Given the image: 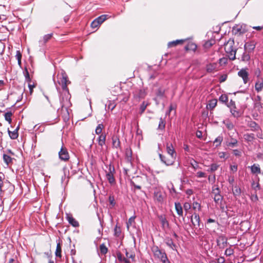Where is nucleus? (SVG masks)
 <instances>
[{
    "mask_svg": "<svg viewBox=\"0 0 263 263\" xmlns=\"http://www.w3.org/2000/svg\"><path fill=\"white\" fill-rule=\"evenodd\" d=\"M234 39L231 38L224 44L225 52L230 60H234L236 59L237 48L234 47Z\"/></svg>",
    "mask_w": 263,
    "mask_h": 263,
    "instance_id": "1",
    "label": "nucleus"
},
{
    "mask_svg": "<svg viewBox=\"0 0 263 263\" xmlns=\"http://www.w3.org/2000/svg\"><path fill=\"white\" fill-rule=\"evenodd\" d=\"M58 82L62 86L63 92L67 95H69L68 89L67 88V83H70V82L67 80L68 78L65 72H62L60 75H58Z\"/></svg>",
    "mask_w": 263,
    "mask_h": 263,
    "instance_id": "2",
    "label": "nucleus"
},
{
    "mask_svg": "<svg viewBox=\"0 0 263 263\" xmlns=\"http://www.w3.org/2000/svg\"><path fill=\"white\" fill-rule=\"evenodd\" d=\"M106 173V177L110 184H113L115 183V179L114 177L115 173L114 166L110 164L108 165H106V169L105 170Z\"/></svg>",
    "mask_w": 263,
    "mask_h": 263,
    "instance_id": "3",
    "label": "nucleus"
},
{
    "mask_svg": "<svg viewBox=\"0 0 263 263\" xmlns=\"http://www.w3.org/2000/svg\"><path fill=\"white\" fill-rule=\"evenodd\" d=\"M227 106L229 108L231 114L234 118H238L241 116L242 114L237 108L235 101L231 100L227 104Z\"/></svg>",
    "mask_w": 263,
    "mask_h": 263,
    "instance_id": "4",
    "label": "nucleus"
},
{
    "mask_svg": "<svg viewBox=\"0 0 263 263\" xmlns=\"http://www.w3.org/2000/svg\"><path fill=\"white\" fill-rule=\"evenodd\" d=\"M133 93L134 99L137 102H139L141 99L144 98L146 95L145 89L142 88H135Z\"/></svg>",
    "mask_w": 263,
    "mask_h": 263,
    "instance_id": "5",
    "label": "nucleus"
},
{
    "mask_svg": "<svg viewBox=\"0 0 263 263\" xmlns=\"http://www.w3.org/2000/svg\"><path fill=\"white\" fill-rule=\"evenodd\" d=\"M200 217L199 215L195 212L191 216V222L194 226V228L195 229H200Z\"/></svg>",
    "mask_w": 263,
    "mask_h": 263,
    "instance_id": "6",
    "label": "nucleus"
},
{
    "mask_svg": "<svg viewBox=\"0 0 263 263\" xmlns=\"http://www.w3.org/2000/svg\"><path fill=\"white\" fill-rule=\"evenodd\" d=\"M256 45V42L254 40H251L246 42L244 45L245 50L249 53H252L254 51Z\"/></svg>",
    "mask_w": 263,
    "mask_h": 263,
    "instance_id": "7",
    "label": "nucleus"
},
{
    "mask_svg": "<svg viewBox=\"0 0 263 263\" xmlns=\"http://www.w3.org/2000/svg\"><path fill=\"white\" fill-rule=\"evenodd\" d=\"M247 68H242L238 72V76L242 78L244 84H247L249 81V73L247 71Z\"/></svg>",
    "mask_w": 263,
    "mask_h": 263,
    "instance_id": "8",
    "label": "nucleus"
},
{
    "mask_svg": "<svg viewBox=\"0 0 263 263\" xmlns=\"http://www.w3.org/2000/svg\"><path fill=\"white\" fill-rule=\"evenodd\" d=\"M161 161L165 164L167 166H170L174 164L176 158L170 157L168 158H166L163 155L159 154V155Z\"/></svg>",
    "mask_w": 263,
    "mask_h": 263,
    "instance_id": "9",
    "label": "nucleus"
},
{
    "mask_svg": "<svg viewBox=\"0 0 263 263\" xmlns=\"http://www.w3.org/2000/svg\"><path fill=\"white\" fill-rule=\"evenodd\" d=\"M154 199L159 203H162L164 200V196L162 192L159 189L156 187L154 193Z\"/></svg>",
    "mask_w": 263,
    "mask_h": 263,
    "instance_id": "10",
    "label": "nucleus"
},
{
    "mask_svg": "<svg viewBox=\"0 0 263 263\" xmlns=\"http://www.w3.org/2000/svg\"><path fill=\"white\" fill-rule=\"evenodd\" d=\"M59 158L61 160L66 161L69 160V156L67 149L62 146L59 152Z\"/></svg>",
    "mask_w": 263,
    "mask_h": 263,
    "instance_id": "11",
    "label": "nucleus"
},
{
    "mask_svg": "<svg viewBox=\"0 0 263 263\" xmlns=\"http://www.w3.org/2000/svg\"><path fill=\"white\" fill-rule=\"evenodd\" d=\"M216 242L220 248H224L228 243L227 238L224 235L219 236Z\"/></svg>",
    "mask_w": 263,
    "mask_h": 263,
    "instance_id": "12",
    "label": "nucleus"
},
{
    "mask_svg": "<svg viewBox=\"0 0 263 263\" xmlns=\"http://www.w3.org/2000/svg\"><path fill=\"white\" fill-rule=\"evenodd\" d=\"M166 148L167 154L172 157L173 158H176V153L171 143H167L166 145Z\"/></svg>",
    "mask_w": 263,
    "mask_h": 263,
    "instance_id": "13",
    "label": "nucleus"
},
{
    "mask_svg": "<svg viewBox=\"0 0 263 263\" xmlns=\"http://www.w3.org/2000/svg\"><path fill=\"white\" fill-rule=\"evenodd\" d=\"M153 252L154 253V255L155 257H157L160 259L162 255H163V253H165L164 251L161 250L159 249V248L157 247H154L152 249Z\"/></svg>",
    "mask_w": 263,
    "mask_h": 263,
    "instance_id": "14",
    "label": "nucleus"
},
{
    "mask_svg": "<svg viewBox=\"0 0 263 263\" xmlns=\"http://www.w3.org/2000/svg\"><path fill=\"white\" fill-rule=\"evenodd\" d=\"M263 89V79L262 78L258 79L255 82V89L257 92H260Z\"/></svg>",
    "mask_w": 263,
    "mask_h": 263,
    "instance_id": "15",
    "label": "nucleus"
},
{
    "mask_svg": "<svg viewBox=\"0 0 263 263\" xmlns=\"http://www.w3.org/2000/svg\"><path fill=\"white\" fill-rule=\"evenodd\" d=\"M66 218L68 222L74 227L79 226V222L70 214H66Z\"/></svg>",
    "mask_w": 263,
    "mask_h": 263,
    "instance_id": "16",
    "label": "nucleus"
},
{
    "mask_svg": "<svg viewBox=\"0 0 263 263\" xmlns=\"http://www.w3.org/2000/svg\"><path fill=\"white\" fill-rule=\"evenodd\" d=\"M165 243L166 245L173 250H176L177 246L174 243L172 238L167 237L165 239Z\"/></svg>",
    "mask_w": 263,
    "mask_h": 263,
    "instance_id": "17",
    "label": "nucleus"
},
{
    "mask_svg": "<svg viewBox=\"0 0 263 263\" xmlns=\"http://www.w3.org/2000/svg\"><path fill=\"white\" fill-rule=\"evenodd\" d=\"M250 168L251 172L253 174H259L261 173L260 168L259 164H254L251 166H249Z\"/></svg>",
    "mask_w": 263,
    "mask_h": 263,
    "instance_id": "18",
    "label": "nucleus"
},
{
    "mask_svg": "<svg viewBox=\"0 0 263 263\" xmlns=\"http://www.w3.org/2000/svg\"><path fill=\"white\" fill-rule=\"evenodd\" d=\"M232 192L235 198L239 197L241 194V190L240 187H239L237 185H235L234 186H232Z\"/></svg>",
    "mask_w": 263,
    "mask_h": 263,
    "instance_id": "19",
    "label": "nucleus"
},
{
    "mask_svg": "<svg viewBox=\"0 0 263 263\" xmlns=\"http://www.w3.org/2000/svg\"><path fill=\"white\" fill-rule=\"evenodd\" d=\"M248 126L251 128V130L256 132L260 129V126L255 121H251L248 123Z\"/></svg>",
    "mask_w": 263,
    "mask_h": 263,
    "instance_id": "20",
    "label": "nucleus"
},
{
    "mask_svg": "<svg viewBox=\"0 0 263 263\" xmlns=\"http://www.w3.org/2000/svg\"><path fill=\"white\" fill-rule=\"evenodd\" d=\"M3 158L4 162L7 164V166L12 163L13 158L11 156L7 154H3Z\"/></svg>",
    "mask_w": 263,
    "mask_h": 263,
    "instance_id": "21",
    "label": "nucleus"
},
{
    "mask_svg": "<svg viewBox=\"0 0 263 263\" xmlns=\"http://www.w3.org/2000/svg\"><path fill=\"white\" fill-rule=\"evenodd\" d=\"M175 208L177 214L180 216H182L183 210L181 203L180 202H175Z\"/></svg>",
    "mask_w": 263,
    "mask_h": 263,
    "instance_id": "22",
    "label": "nucleus"
},
{
    "mask_svg": "<svg viewBox=\"0 0 263 263\" xmlns=\"http://www.w3.org/2000/svg\"><path fill=\"white\" fill-rule=\"evenodd\" d=\"M19 129V126H17L16 129H15L13 131L11 132L8 130V134L11 139H16L18 136V130Z\"/></svg>",
    "mask_w": 263,
    "mask_h": 263,
    "instance_id": "23",
    "label": "nucleus"
},
{
    "mask_svg": "<svg viewBox=\"0 0 263 263\" xmlns=\"http://www.w3.org/2000/svg\"><path fill=\"white\" fill-rule=\"evenodd\" d=\"M197 49V45L193 42H190L185 47V49L186 51L191 50L195 51Z\"/></svg>",
    "mask_w": 263,
    "mask_h": 263,
    "instance_id": "24",
    "label": "nucleus"
},
{
    "mask_svg": "<svg viewBox=\"0 0 263 263\" xmlns=\"http://www.w3.org/2000/svg\"><path fill=\"white\" fill-rule=\"evenodd\" d=\"M184 40H176L175 41H171L168 43L167 46L170 48L173 46H176L178 44H181L184 42Z\"/></svg>",
    "mask_w": 263,
    "mask_h": 263,
    "instance_id": "25",
    "label": "nucleus"
},
{
    "mask_svg": "<svg viewBox=\"0 0 263 263\" xmlns=\"http://www.w3.org/2000/svg\"><path fill=\"white\" fill-rule=\"evenodd\" d=\"M146 178L147 179V181L151 184L155 185L158 183V180H157L156 177L155 176H147L145 175Z\"/></svg>",
    "mask_w": 263,
    "mask_h": 263,
    "instance_id": "26",
    "label": "nucleus"
},
{
    "mask_svg": "<svg viewBox=\"0 0 263 263\" xmlns=\"http://www.w3.org/2000/svg\"><path fill=\"white\" fill-rule=\"evenodd\" d=\"M250 53L248 52L245 50V52L242 53L241 58V61L245 62H249L250 60Z\"/></svg>",
    "mask_w": 263,
    "mask_h": 263,
    "instance_id": "27",
    "label": "nucleus"
},
{
    "mask_svg": "<svg viewBox=\"0 0 263 263\" xmlns=\"http://www.w3.org/2000/svg\"><path fill=\"white\" fill-rule=\"evenodd\" d=\"M116 104L114 101H108L107 104H105V109L107 108L108 110H112L116 107Z\"/></svg>",
    "mask_w": 263,
    "mask_h": 263,
    "instance_id": "28",
    "label": "nucleus"
},
{
    "mask_svg": "<svg viewBox=\"0 0 263 263\" xmlns=\"http://www.w3.org/2000/svg\"><path fill=\"white\" fill-rule=\"evenodd\" d=\"M243 137L245 140L247 142H252L255 139L254 134H246Z\"/></svg>",
    "mask_w": 263,
    "mask_h": 263,
    "instance_id": "29",
    "label": "nucleus"
},
{
    "mask_svg": "<svg viewBox=\"0 0 263 263\" xmlns=\"http://www.w3.org/2000/svg\"><path fill=\"white\" fill-rule=\"evenodd\" d=\"M219 100L222 103H224L226 105L229 102H228V97L226 94L221 95L219 98Z\"/></svg>",
    "mask_w": 263,
    "mask_h": 263,
    "instance_id": "30",
    "label": "nucleus"
},
{
    "mask_svg": "<svg viewBox=\"0 0 263 263\" xmlns=\"http://www.w3.org/2000/svg\"><path fill=\"white\" fill-rule=\"evenodd\" d=\"M165 127V120L162 118H160L159 123L158 126V129L163 130L164 129Z\"/></svg>",
    "mask_w": 263,
    "mask_h": 263,
    "instance_id": "31",
    "label": "nucleus"
},
{
    "mask_svg": "<svg viewBox=\"0 0 263 263\" xmlns=\"http://www.w3.org/2000/svg\"><path fill=\"white\" fill-rule=\"evenodd\" d=\"M223 141V137L221 135L218 136L214 141V143L215 144V146L216 147L219 146L221 142Z\"/></svg>",
    "mask_w": 263,
    "mask_h": 263,
    "instance_id": "32",
    "label": "nucleus"
},
{
    "mask_svg": "<svg viewBox=\"0 0 263 263\" xmlns=\"http://www.w3.org/2000/svg\"><path fill=\"white\" fill-rule=\"evenodd\" d=\"M117 258L118 260L121 262H124L125 263H130V261L127 259V258H125L122 257V255L121 253H118L117 254Z\"/></svg>",
    "mask_w": 263,
    "mask_h": 263,
    "instance_id": "33",
    "label": "nucleus"
},
{
    "mask_svg": "<svg viewBox=\"0 0 263 263\" xmlns=\"http://www.w3.org/2000/svg\"><path fill=\"white\" fill-rule=\"evenodd\" d=\"M209 167L210 168L208 170V171L209 172H214L217 170L219 167V165L217 163H212Z\"/></svg>",
    "mask_w": 263,
    "mask_h": 263,
    "instance_id": "34",
    "label": "nucleus"
},
{
    "mask_svg": "<svg viewBox=\"0 0 263 263\" xmlns=\"http://www.w3.org/2000/svg\"><path fill=\"white\" fill-rule=\"evenodd\" d=\"M62 248L60 243H58L57 245L56 250L55 252V256L57 257L61 258L62 257L61 255Z\"/></svg>",
    "mask_w": 263,
    "mask_h": 263,
    "instance_id": "35",
    "label": "nucleus"
},
{
    "mask_svg": "<svg viewBox=\"0 0 263 263\" xmlns=\"http://www.w3.org/2000/svg\"><path fill=\"white\" fill-rule=\"evenodd\" d=\"M216 64H215V63L209 64L206 65V71L208 72H212L216 69Z\"/></svg>",
    "mask_w": 263,
    "mask_h": 263,
    "instance_id": "36",
    "label": "nucleus"
},
{
    "mask_svg": "<svg viewBox=\"0 0 263 263\" xmlns=\"http://www.w3.org/2000/svg\"><path fill=\"white\" fill-rule=\"evenodd\" d=\"M12 116V113L11 111H8V112H6L4 115L5 120L8 121L9 124H10L12 121V119H11Z\"/></svg>",
    "mask_w": 263,
    "mask_h": 263,
    "instance_id": "37",
    "label": "nucleus"
},
{
    "mask_svg": "<svg viewBox=\"0 0 263 263\" xmlns=\"http://www.w3.org/2000/svg\"><path fill=\"white\" fill-rule=\"evenodd\" d=\"M223 199V196L221 195H215L214 197V200L217 204L221 203V202Z\"/></svg>",
    "mask_w": 263,
    "mask_h": 263,
    "instance_id": "38",
    "label": "nucleus"
},
{
    "mask_svg": "<svg viewBox=\"0 0 263 263\" xmlns=\"http://www.w3.org/2000/svg\"><path fill=\"white\" fill-rule=\"evenodd\" d=\"M136 218L135 216L130 217L128 221L126 222V227L127 230H129V227L132 225L133 223H135V219Z\"/></svg>",
    "mask_w": 263,
    "mask_h": 263,
    "instance_id": "39",
    "label": "nucleus"
},
{
    "mask_svg": "<svg viewBox=\"0 0 263 263\" xmlns=\"http://www.w3.org/2000/svg\"><path fill=\"white\" fill-rule=\"evenodd\" d=\"M108 251V248L105 246L104 243L100 245V252L103 254L107 253Z\"/></svg>",
    "mask_w": 263,
    "mask_h": 263,
    "instance_id": "40",
    "label": "nucleus"
},
{
    "mask_svg": "<svg viewBox=\"0 0 263 263\" xmlns=\"http://www.w3.org/2000/svg\"><path fill=\"white\" fill-rule=\"evenodd\" d=\"M148 104L145 103V101H143L142 103L140 106V114H142L145 111Z\"/></svg>",
    "mask_w": 263,
    "mask_h": 263,
    "instance_id": "41",
    "label": "nucleus"
},
{
    "mask_svg": "<svg viewBox=\"0 0 263 263\" xmlns=\"http://www.w3.org/2000/svg\"><path fill=\"white\" fill-rule=\"evenodd\" d=\"M190 164L192 166V167L194 168V170H196L199 168V165H198V162L194 159H192L191 160Z\"/></svg>",
    "mask_w": 263,
    "mask_h": 263,
    "instance_id": "42",
    "label": "nucleus"
},
{
    "mask_svg": "<svg viewBox=\"0 0 263 263\" xmlns=\"http://www.w3.org/2000/svg\"><path fill=\"white\" fill-rule=\"evenodd\" d=\"M111 16L108 14H104L100 16V25Z\"/></svg>",
    "mask_w": 263,
    "mask_h": 263,
    "instance_id": "43",
    "label": "nucleus"
},
{
    "mask_svg": "<svg viewBox=\"0 0 263 263\" xmlns=\"http://www.w3.org/2000/svg\"><path fill=\"white\" fill-rule=\"evenodd\" d=\"M233 32L235 34H241L242 33L241 28L239 25H235L233 27Z\"/></svg>",
    "mask_w": 263,
    "mask_h": 263,
    "instance_id": "44",
    "label": "nucleus"
},
{
    "mask_svg": "<svg viewBox=\"0 0 263 263\" xmlns=\"http://www.w3.org/2000/svg\"><path fill=\"white\" fill-rule=\"evenodd\" d=\"M234 251L231 247L227 248L224 252V255L227 256H230L234 254Z\"/></svg>",
    "mask_w": 263,
    "mask_h": 263,
    "instance_id": "45",
    "label": "nucleus"
},
{
    "mask_svg": "<svg viewBox=\"0 0 263 263\" xmlns=\"http://www.w3.org/2000/svg\"><path fill=\"white\" fill-rule=\"evenodd\" d=\"M193 209L195 210H197L198 211L201 210V205L197 201H194L192 204Z\"/></svg>",
    "mask_w": 263,
    "mask_h": 263,
    "instance_id": "46",
    "label": "nucleus"
},
{
    "mask_svg": "<svg viewBox=\"0 0 263 263\" xmlns=\"http://www.w3.org/2000/svg\"><path fill=\"white\" fill-rule=\"evenodd\" d=\"M159 259H160L162 263H171L167 257L166 253H163V255H162Z\"/></svg>",
    "mask_w": 263,
    "mask_h": 263,
    "instance_id": "47",
    "label": "nucleus"
},
{
    "mask_svg": "<svg viewBox=\"0 0 263 263\" xmlns=\"http://www.w3.org/2000/svg\"><path fill=\"white\" fill-rule=\"evenodd\" d=\"M132 152L131 149L127 150L126 152V156L127 161L131 162L132 159Z\"/></svg>",
    "mask_w": 263,
    "mask_h": 263,
    "instance_id": "48",
    "label": "nucleus"
},
{
    "mask_svg": "<svg viewBox=\"0 0 263 263\" xmlns=\"http://www.w3.org/2000/svg\"><path fill=\"white\" fill-rule=\"evenodd\" d=\"M52 36V33L47 34L43 36V44H45L48 42Z\"/></svg>",
    "mask_w": 263,
    "mask_h": 263,
    "instance_id": "49",
    "label": "nucleus"
},
{
    "mask_svg": "<svg viewBox=\"0 0 263 263\" xmlns=\"http://www.w3.org/2000/svg\"><path fill=\"white\" fill-rule=\"evenodd\" d=\"M237 140L236 139H232V141L229 142L227 145L231 147H234L237 145Z\"/></svg>",
    "mask_w": 263,
    "mask_h": 263,
    "instance_id": "50",
    "label": "nucleus"
},
{
    "mask_svg": "<svg viewBox=\"0 0 263 263\" xmlns=\"http://www.w3.org/2000/svg\"><path fill=\"white\" fill-rule=\"evenodd\" d=\"M217 104V100L214 99L210 101L209 103V106L210 108H214Z\"/></svg>",
    "mask_w": 263,
    "mask_h": 263,
    "instance_id": "51",
    "label": "nucleus"
},
{
    "mask_svg": "<svg viewBox=\"0 0 263 263\" xmlns=\"http://www.w3.org/2000/svg\"><path fill=\"white\" fill-rule=\"evenodd\" d=\"M121 233V231L120 227H118L117 225L114 228V235L116 236H119Z\"/></svg>",
    "mask_w": 263,
    "mask_h": 263,
    "instance_id": "52",
    "label": "nucleus"
},
{
    "mask_svg": "<svg viewBox=\"0 0 263 263\" xmlns=\"http://www.w3.org/2000/svg\"><path fill=\"white\" fill-rule=\"evenodd\" d=\"M99 26V17L96 18L91 24L92 28H97Z\"/></svg>",
    "mask_w": 263,
    "mask_h": 263,
    "instance_id": "53",
    "label": "nucleus"
},
{
    "mask_svg": "<svg viewBox=\"0 0 263 263\" xmlns=\"http://www.w3.org/2000/svg\"><path fill=\"white\" fill-rule=\"evenodd\" d=\"M228 63V59L227 58H222L219 60V63L220 65H224Z\"/></svg>",
    "mask_w": 263,
    "mask_h": 263,
    "instance_id": "54",
    "label": "nucleus"
},
{
    "mask_svg": "<svg viewBox=\"0 0 263 263\" xmlns=\"http://www.w3.org/2000/svg\"><path fill=\"white\" fill-rule=\"evenodd\" d=\"M157 96L160 98H162L164 96V90L159 88L158 89L156 92Z\"/></svg>",
    "mask_w": 263,
    "mask_h": 263,
    "instance_id": "55",
    "label": "nucleus"
},
{
    "mask_svg": "<svg viewBox=\"0 0 263 263\" xmlns=\"http://www.w3.org/2000/svg\"><path fill=\"white\" fill-rule=\"evenodd\" d=\"M212 194L215 196V195H219L220 194V190L218 188V187H213V189H212Z\"/></svg>",
    "mask_w": 263,
    "mask_h": 263,
    "instance_id": "56",
    "label": "nucleus"
},
{
    "mask_svg": "<svg viewBox=\"0 0 263 263\" xmlns=\"http://www.w3.org/2000/svg\"><path fill=\"white\" fill-rule=\"evenodd\" d=\"M25 74V77L26 81L27 82H31V79H30V76H29V72L28 71L27 69H25V74Z\"/></svg>",
    "mask_w": 263,
    "mask_h": 263,
    "instance_id": "57",
    "label": "nucleus"
},
{
    "mask_svg": "<svg viewBox=\"0 0 263 263\" xmlns=\"http://www.w3.org/2000/svg\"><path fill=\"white\" fill-rule=\"evenodd\" d=\"M176 108V106L175 105L171 104L169 107L168 110L166 112V115H170L171 111L172 110H175Z\"/></svg>",
    "mask_w": 263,
    "mask_h": 263,
    "instance_id": "58",
    "label": "nucleus"
},
{
    "mask_svg": "<svg viewBox=\"0 0 263 263\" xmlns=\"http://www.w3.org/2000/svg\"><path fill=\"white\" fill-rule=\"evenodd\" d=\"M214 42V41H208L205 43L204 46L205 48H209L213 45Z\"/></svg>",
    "mask_w": 263,
    "mask_h": 263,
    "instance_id": "59",
    "label": "nucleus"
},
{
    "mask_svg": "<svg viewBox=\"0 0 263 263\" xmlns=\"http://www.w3.org/2000/svg\"><path fill=\"white\" fill-rule=\"evenodd\" d=\"M254 73L256 77L258 78V79L260 78V77L261 75V71L259 68H257L255 69Z\"/></svg>",
    "mask_w": 263,
    "mask_h": 263,
    "instance_id": "60",
    "label": "nucleus"
},
{
    "mask_svg": "<svg viewBox=\"0 0 263 263\" xmlns=\"http://www.w3.org/2000/svg\"><path fill=\"white\" fill-rule=\"evenodd\" d=\"M105 136L102 135H100V145H102V144L105 143Z\"/></svg>",
    "mask_w": 263,
    "mask_h": 263,
    "instance_id": "61",
    "label": "nucleus"
},
{
    "mask_svg": "<svg viewBox=\"0 0 263 263\" xmlns=\"http://www.w3.org/2000/svg\"><path fill=\"white\" fill-rule=\"evenodd\" d=\"M226 126L227 127V128L229 129V130H232V129H233L234 128V125L231 122H228L226 124Z\"/></svg>",
    "mask_w": 263,
    "mask_h": 263,
    "instance_id": "62",
    "label": "nucleus"
},
{
    "mask_svg": "<svg viewBox=\"0 0 263 263\" xmlns=\"http://www.w3.org/2000/svg\"><path fill=\"white\" fill-rule=\"evenodd\" d=\"M196 176L198 178H204L206 177V174L202 172H198L196 174Z\"/></svg>",
    "mask_w": 263,
    "mask_h": 263,
    "instance_id": "63",
    "label": "nucleus"
},
{
    "mask_svg": "<svg viewBox=\"0 0 263 263\" xmlns=\"http://www.w3.org/2000/svg\"><path fill=\"white\" fill-rule=\"evenodd\" d=\"M109 202L111 205L114 206L116 204L114 196H109L108 198Z\"/></svg>",
    "mask_w": 263,
    "mask_h": 263,
    "instance_id": "64",
    "label": "nucleus"
}]
</instances>
